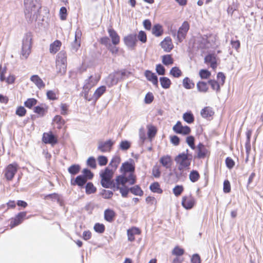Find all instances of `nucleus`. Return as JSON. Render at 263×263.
Here are the masks:
<instances>
[{
	"label": "nucleus",
	"mask_w": 263,
	"mask_h": 263,
	"mask_svg": "<svg viewBox=\"0 0 263 263\" xmlns=\"http://www.w3.org/2000/svg\"><path fill=\"white\" fill-rule=\"evenodd\" d=\"M117 73L119 76L120 80H123L126 78H128L130 73L125 70H123L121 71H117Z\"/></svg>",
	"instance_id": "864d4df0"
},
{
	"label": "nucleus",
	"mask_w": 263,
	"mask_h": 263,
	"mask_svg": "<svg viewBox=\"0 0 263 263\" xmlns=\"http://www.w3.org/2000/svg\"><path fill=\"white\" fill-rule=\"evenodd\" d=\"M182 83L183 87L187 89H192L195 86L193 81L188 77H185L183 80Z\"/></svg>",
	"instance_id": "4c0bfd02"
},
{
	"label": "nucleus",
	"mask_w": 263,
	"mask_h": 263,
	"mask_svg": "<svg viewBox=\"0 0 263 263\" xmlns=\"http://www.w3.org/2000/svg\"><path fill=\"white\" fill-rule=\"evenodd\" d=\"M160 163L163 167L167 168H170L172 166V159L170 156L165 155L161 157L159 160Z\"/></svg>",
	"instance_id": "6ab92c4d"
},
{
	"label": "nucleus",
	"mask_w": 263,
	"mask_h": 263,
	"mask_svg": "<svg viewBox=\"0 0 263 263\" xmlns=\"http://www.w3.org/2000/svg\"><path fill=\"white\" fill-rule=\"evenodd\" d=\"M42 140L45 143H49L52 145L58 142L57 138L51 132L44 133Z\"/></svg>",
	"instance_id": "ddd939ff"
},
{
	"label": "nucleus",
	"mask_w": 263,
	"mask_h": 263,
	"mask_svg": "<svg viewBox=\"0 0 263 263\" xmlns=\"http://www.w3.org/2000/svg\"><path fill=\"white\" fill-rule=\"evenodd\" d=\"M198 42L199 48L202 49H208L211 46V44L210 43V42L208 39V37L206 36L200 37L199 39Z\"/></svg>",
	"instance_id": "5701e85b"
},
{
	"label": "nucleus",
	"mask_w": 263,
	"mask_h": 263,
	"mask_svg": "<svg viewBox=\"0 0 263 263\" xmlns=\"http://www.w3.org/2000/svg\"><path fill=\"white\" fill-rule=\"evenodd\" d=\"M106 91V87L101 86L98 88L93 95V98L95 100H97Z\"/></svg>",
	"instance_id": "473e14b6"
},
{
	"label": "nucleus",
	"mask_w": 263,
	"mask_h": 263,
	"mask_svg": "<svg viewBox=\"0 0 263 263\" xmlns=\"http://www.w3.org/2000/svg\"><path fill=\"white\" fill-rule=\"evenodd\" d=\"M101 184L103 187L113 189L114 182L110 178H101Z\"/></svg>",
	"instance_id": "7c9ffc66"
},
{
	"label": "nucleus",
	"mask_w": 263,
	"mask_h": 263,
	"mask_svg": "<svg viewBox=\"0 0 263 263\" xmlns=\"http://www.w3.org/2000/svg\"><path fill=\"white\" fill-rule=\"evenodd\" d=\"M162 49L165 52H170L173 48L172 39L170 37H166L160 43Z\"/></svg>",
	"instance_id": "2eb2a0df"
},
{
	"label": "nucleus",
	"mask_w": 263,
	"mask_h": 263,
	"mask_svg": "<svg viewBox=\"0 0 263 263\" xmlns=\"http://www.w3.org/2000/svg\"><path fill=\"white\" fill-rule=\"evenodd\" d=\"M81 35V31L80 30H77L75 33V40L71 44V50L73 52H77L80 47Z\"/></svg>",
	"instance_id": "dca6fc26"
},
{
	"label": "nucleus",
	"mask_w": 263,
	"mask_h": 263,
	"mask_svg": "<svg viewBox=\"0 0 263 263\" xmlns=\"http://www.w3.org/2000/svg\"><path fill=\"white\" fill-rule=\"evenodd\" d=\"M87 165L92 168L96 167V161L93 157H90L87 160Z\"/></svg>",
	"instance_id": "680f3d73"
},
{
	"label": "nucleus",
	"mask_w": 263,
	"mask_h": 263,
	"mask_svg": "<svg viewBox=\"0 0 263 263\" xmlns=\"http://www.w3.org/2000/svg\"><path fill=\"white\" fill-rule=\"evenodd\" d=\"M211 74V72L206 69H201L199 71V76L201 79H208Z\"/></svg>",
	"instance_id": "052dcab7"
},
{
	"label": "nucleus",
	"mask_w": 263,
	"mask_h": 263,
	"mask_svg": "<svg viewBox=\"0 0 263 263\" xmlns=\"http://www.w3.org/2000/svg\"><path fill=\"white\" fill-rule=\"evenodd\" d=\"M132 162H129L127 161L122 164L120 170L124 173V175H126V173H129L130 174H134L135 170V166L132 160Z\"/></svg>",
	"instance_id": "9b49d317"
},
{
	"label": "nucleus",
	"mask_w": 263,
	"mask_h": 263,
	"mask_svg": "<svg viewBox=\"0 0 263 263\" xmlns=\"http://www.w3.org/2000/svg\"><path fill=\"white\" fill-rule=\"evenodd\" d=\"M140 230L136 227H134L130 229H128L127 231L128 236V240L129 241H134L135 240V235L136 234H140Z\"/></svg>",
	"instance_id": "393cba45"
},
{
	"label": "nucleus",
	"mask_w": 263,
	"mask_h": 263,
	"mask_svg": "<svg viewBox=\"0 0 263 263\" xmlns=\"http://www.w3.org/2000/svg\"><path fill=\"white\" fill-rule=\"evenodd\" d=\"M50 199L53 201H57L58 202H60V195L57 193H52L48 194L45 196L44 199Z\"/></svg>",
	"instance_id": "a18cd8bd"
},
{
	"label": "nucleus",
	"mask_w": 263,
	"mask_h": 263,
	"mask_svg": "<svg viewBox=\"0 0 263 263\" xmlns=\"http://www.w3.org/2000/svg\"><path fill=\"white\" fill-rule=\"evenodd\" d=\"M67 9L65 7H62L60 10V16L61 20L64 21L67 18Z\"/></svg>",
	"instance_id": "69168bd1"
},
{
	"label": "nucleus",
	"mask_w": 263,
	"mask_h": 263,
	"mask_svg": "<svg viewBox=\"0 0 263 263\" xmlns=\"http://www.w3.org/2000/svg\"><path fill=\"white\" fill-rule=\"evenodd\" d=\"M108 32L111 39L112 43L114 45H118L120 42V36L116 31L113 29L110 28L108 29Z\"/></svg>",
	"instance_id": "b1692460"
},
{
	"label": "nucleus",
	"mask_w": 263,
	"mask_h": 263,
	"mask_svg": "<svg viewBox=\"0 0 263 263\" xmlns=\"http://www.w3.org/2000/svg\"><path fill=\"white\" fill-rule=\"evenodd\" d=\"M192 159V156L189 154V150L187 149L185 152L178 155L175 157V161L178 164L189 167L191 165Z\"/></svg>",
	"instance_id": "20e7f679"
},
{
	"label": "nucleus",
	"mask_w": 263,
	"mask_h": 263,
	"mask_svg": "<svg viewBox=\"0 0 263 263\" xmlns=\"http://www.w3.org/2000/svg\"><path fill=\"white\" fill-rule=\"evenodd\" d=\"M130 147V143L127 140L122 141L120 144L119 147L122 151H126Z\"/></svg>",
	"instance_id": "8fccbe9b"
},
{
	"label": "nucleus",
	"mask_w": 263,
	"mask_h": 263,
	"mask_svg": "<svg viewBox=\"0 0 263 263\" xmlns=\"http://www.w3.org/2000/svg\"><path fill=\"white\" fill-rule=\"evenodd\" d=\"M138 38L140 41H141L142 43H145L147 41V37L146 33L143 31H139L138 35Z\"/></svg>",
	"instance_id": "338daca9"
},
{
	"label": "nucleus",
	"mask_w": 263,
	"mask_h": 263,
	"mask_svg": "<svg viewBox=\"0 0 263 263\" xmlns=\"http://www.w3.org/2000/svg\"><path fill=\"white\" fill-rule=\"evenodd\" d=\"M114 171L112 170H110L108 167H106L104 171L100 173L101 178H110L111 179L112 177V175L114 174Z\"/></svg>",
	"instance_id": "58836bf2"
},
{
	"label": "nucleus",
	"mask_w": 263,
	"mask_h": 263,
	"mask_svg": "<svg viewBox=\"0 0 263 263\" xmlns=\"http://www.w3.org/2000/svg\"><path fill=\"white\" fill-rule=\"evenodd\" d=\"M53 121L59 124L60 126L64 125L65 123L64 120L59 115L55 116L53 119Z\"/></svg>",
	"instance_id": "4d7b16f0"
},
{
	"label": "nucleus",
	"mask_w": 263,
	"mask_h": 263,
	"mask_svg": "<svg viewBox=\"0 0 263 263\" xmlns=\"http://www.w3.org/2000/svg\"><path fill=\"white\" fill-rule=\"evenodd\" d=\"M101 194L104 199H110L112 196L113 193L111 191L103 190Z\"/></svg>",
	"instance_id": "bf43d9fd"
},
{
	"label": "nucleus",
	"mask_w": 263,
	"mask_h": 263,
	"mask_svg": "<svg viewBox=\"0 0 263 263\" xmlns=\"http://www.w3.org/2000/svg\"><path fill=\"white\" fill-rule=\"evenodd\" d=\"M116 183L114 182V184L113 185V189L114 191L118 190V189H120V185L125 186V184L127 182L130 185L135 184L136 182V176L133 174H129L127 177H126L124 174L119 175L116 177Z\"/></svg>",
	"instance_id": "f03ea898"
},
{
	"label": "nucleus",
	"mask_w": 263,
	"mask_h": 263,
	"mask_svg": "<svg viewBox=\"0 0 263 263\" xmlns=\"http://www.w3.org/2000/svg\"><path fill=\"white\" fill-rule=\"evenodd\" d=\"M197 88L198 91L205 93L209 89L208 83L203 81H199L197 83Z\"/></svg>",
	"instance_id": "2f4dec72"
},
{
	"label": "nucleus",
	"mask_w": 263,
	"mask_h": 263,
	"mask_svg": "<svg viewBox=\"0 0 263 263\" xmlns=\"http://www.w3.org/2000/svg\"><path fill=\"white\" fill-rule=\"evenodd\" d=\"M152 174L155 178H158L161 176V171L159 167L155 165L152 169Z\"/></svg>",
	"instance_id": "13d9d810"
},
{
	"label": "nucleus",
	"mask_w": 263,
	"mask_h": 263,
	"mask_svg": "<svg viewBox=\"0 0 263 263\" xmlns=\"http://www.w3.org/2000/svg\"><path fill=\"white\" fill-rule=\"evenodd\" d=\"M183 191V187L182 185H177L173 189V193L176 196H179L181 195Z\"/></svg>",
	"instance_id": "5fc2aeb1"
},
{
	"label": "nucleus",
	"mask_w": 263,
	"mask_h": 263,
	"mask_svg": "<svg viewBox=\"0 0 263 263\" xmlns=\"http://www.w3.org/2000/svg\"><path fill=\"white\" fill-rule=\"evenodd\" d=\"M93 229L96 232L103 233L105 231V226L103 224L97 223L95 224Z\"/></svg>",
	"instance_id": "09e8293b"
},
{
	"label": "nucleus",
	"mask_w": 263,
	"mask_h": 263,
	"mask_svg": "<svg viewBox=\"0 0 263 263\" xmlns=\"http://www.w3.org/2000/svg\"><path fill=\"white\" fill-rule=\"evenodd\" d=\"M37 103V100L34 98L28 99L25 102V105L26 107L31 108L33 106L35 105Z\"/></svg>",
	"instance_id": "3c124183"
},
{
	"label": "nucleus",
	"mask_w": 263,
	"mask_h": 263,
	"mask_svg": "<svg viewBox=\"0 0 263 263\" xmlns=\"http://www.w3.org/2000/svg\"><path fill=\"white\" fill-rule=\"evenodd\" d=\"M194 141L195 138L192 136H188L186 138V142L187 143L189 146L193 149H194L195 148Z\"/></svg>",
	"instance_id": "603ef678"
},
{
	"label": "nucleus",
	"mask_w": 263,
	"mask_h": 263,
	"mask_svg": "<svg viewBox=\"0 0 263 263\" xmlns=\"http://www.w3.org/2000/svg\"><path fill=\"white\" fill-rule=\"evenodd\" d=\"M17 170V165L16 163L10 164L5 168L4 173L7 180H11Z\"/></svg>",
	"instance_id": "6e6552de"
},
{
	"label": "nucleus",
	"mask_w": 263,
	"mask_h": 263,
	"mask_svg": "<svg viewBox=\"0 0 263 263\" xmlns=\"http://www.w3.org/2000/svg\"><path fill=\"white\" fill-rule=\"evenodd\" d=\"M152 32L157 37L161 36L163 33L162 26L159 24H155L152 28Z\"/></svg>",
	"instance_id": "cd10ccee"
},
{
	"label": "nucleus",
	"mask_w": 263,
	"mask_h": 263,
	"mask_svg": "<svg viewBox=\"0 0 263 263\" xmlns=\"http://www.w3.org/2000/svg\"><path fill=\"white\" fill-rule=\"evenodd\" d=\"M32 34L30 32L26 33L23 39L21 55L25 59L31 52Z\"/></svg>",
	"instance_id": "7ed1b4c3"
},
{
	"label": "nucleus",
	"mask_w": 263,
	"mask_h": 263,
	"mask_svg": "<svg viewBox=\"0 0 263 263\" xmlns=\"http://www.w3.org/2000/svg\"><path fill=\"white\" fill-rule=\"evenodd\" d=\"M30 80L40 89L44 88L45 86V83L38 75L35 74L32 76L30 78Z\"/></svg>",
	"instance_id": "412c9836"
},
{
	"label": "nucleus",
	"mask_w": 263,
	"mask_h": 263,
	"mask_svg": "<svg viewBox=\"0 0 263 263\" xmlns=\"http://www.w3.org/2000/svg\"><path fill=\"white\" fill-rule=\"evenodd\" d=\"M162 63L165 65H170L173 63V59L170 54L164 55L162 57Z\"/></svg>",
	"instance_id": "de8ad7c7"
},
{
	"label": "nucleus",
	"mask_w": 263,
	"mask_h": 263,
	"mask_svg": "<svg viewBox=\"0 0 263 263\" xmlns=\"http://www.w3.org/2000/svg\"><path fill=\"white\" fill-rule=\"evenodd\" d=\"M34 112L43 117L45 115V110L43 107L37 106L34 108Z\"/></svg>",
	"instance_id": "0e129e2a"
},
{
	"label": "nucleus",
	"mask_w": 263,
	"mask_h": 263,
	"mask_svg": "<svg viewBox=\"0 0 263 263\" xmlns=\"http://www.w3.org/2000/svg\"><path fill=\"white\" fill-rule=\"evenodd\" d=\"M80 169L79 164H73L68 167V171L71 175H75L79 173Z\"/></svg>",
	"instance_id": "a19ab883"
},
{
	"label": "nucleus",
	"mask_w": 263,
	"mask_h": 263,
	"mask_svg": "<svg viewBox=\"0 0 263 263\" xmlns=\"http://www.w3.org/2000/svg\"><path fill=\"white\" fill-rule=\"evenodd\" d=\"M156 133L157 130L154 126H151L148 127L147 135L149 138H153L156 134Z\"/></svg>",
	"instance_id": "e2e57ef3"
},
{
	"label": "nucleus",
	"mask_w": 263,
	"mask_h": 263,
	"mask_svg": "<svg viewBox=\"0 0 263 263\" xmlns=\"http://www.w3.org/2000/svg\"><path fill=\"white\" fill-rule=\"evenodd\" d=\"M170 74L172 75L175 78H179L182 74V72L180 69L177 67H173L170 70Z\"/></svg>",
	"instance_id": "49530a36"
},
{
	"label": "nucleus",
	"mask_w": 263,
	"mask_h": 263,
	"mask_svg": "<svg viewBox=\"0 0 263 263\" xmlns=\"http://www.w3.org/2000/svg\"><path fill=\"white\" fill-rule=\"evenodd\" d=\"M115 215L116 214L112 210L108 209L104 211V219L108 222H112Z\"/></svg>",
	"instance_id": "bb28decb"
},
{
	"label": "nucleus",
	"mask_w": 263,
	"mask_h": 263,
	"mask_svg": "<svg viewBox=\"0 0 263 263\" xmlns=\"http://www.w3.org/2000/svg\"><path fill=\"white\" fill-rule=\"evenodd\" d=\"M226 164L228 168L232 169L235 165V162L231 158L227 157L226 159Z\"/></svg>",
	"instance_id": "774afa93"
},
{
	"label": "nucleus",
	"mask_w": 263,
	"mask_h": 263,
	"mask_svg": "<svg viewBox=\"0 0 263 263\" xmlns=\"http://www.w3.org/2000/svg\"><path fill=\"white\" fill-rule=\"evenodd\" d=\"M208 151L204 145L200 143L197 145V157L199 159L204 158L207 154Z\"/></svg>",
	"instance_id": "a878e982"
},
{
	"label": "nucleus",
	"mask_w": 263,
	"mask_h": 263,
	"mask_svg": "<svg viewBox=\"0 0 263 263\" xmlns=\"http://www.w3.org/2000/svg\"><path fill=\"white\" fill-rule=\"evenodd\" d=\"M149 189L152 192L158 194H161L163 192L162 190L160 187L158 182H155L151 184Z\"/></svg>",
	"instance_id": "37998d69"
},
{
	"label": "nucleus",
	"mask_w": 263,
	"mask_h": 263,
	"mask_svg": "<svg viewBox=\"0 0 263 263\" xmlns=\"http://www.w3.org/2000/svg\"><path fill=\"white\" fill-rule=\"evenodd\" d=\"M121 161V158L119 156H115L112 158L109 164V166L111 167V170L115 171L118 167Z\"/></svg>",
	"instance_id": "c85d7f7f"
},
{
	"label": "nucleus",
	"mask_w": 263,
	"mask_h": 263,
	"mask_svg": "<svg viewBox=\"0 0 263 263\" xmlns=\"http://www.w3.org/2000/svg\"><path fill=\"white\" fill-rule=\"evenodd\" d=\"M57 68H58L60 64H66L67 56L64 51H61L58 53L57 58Z\"/></svg>",
	"instance_id": "aec40b11"
},
{
	"label": "nucleus",
	"mask_w": 263,
	"mask_h": 263,
	"mask_svg": "<svg viewBox=\"0 0 263 263\" xmlns=\"http://www.w3.org/2000/svg\"><path fill=\"white\" fill-rule=\"evenodd\" d=\"M26 216V212H22L19 213L10 222L11 228L20 224L22 222Z\"/></svg>",
	"instance_id": "f8f14e48"
},
{
	"label": "nucleus",
	"mask_w": 263,
	"mask_h": 263,
	"mask_svg": "<svg viewBox=\"0 0 263 263\" xmlns=\"http://www.w3.org/2000/svg\"><path fill=\"white\" fill-rule=\"evenodd\" d=\"M25 14L27 18L36 20L41 8L40 0H24Z\"/></svg>",
	"instance_id": "f257e3e1"
},
{
	"label": "nucleus",
	"mask_w": 263,
	"mask_h": 263,
	"mask_svg": "<svg viewBox=\"0 0 263 263\" xmlns=\"http://www.w3.org/2000/svg\"><path fill=\"white\" fill-rule=\"evenodd\" d=\"M190 28V25L187 22H184L182 25L179 27L177 34V39L179 42L181 43L185 38L187 32Z\"/></svg>",
	"instance_id": "39448f33"
},
{
	"label": "nucleus",
	"mask_w": 263,
	"mask_h": 263,
	"mask_svg": "<svg viewBox=\"0 0 263 263\" xmlns=\"http://www.w3.org/2000/svg\"><path fill=\"white\" fill-rule=\"evenodd\" d=\"M182 205L187 210L192 209L195 204V199L191 196L182 197Z\"/></svg>",
	"instance_id": "4468645a"
},
{
	"label": "nucleus",
	"mask_w": 263,
	"mask_h": 263,
	"mask_svg": "<svg viewBox=\"0 0 263 263\" xmlns=\"http://www.w3.org/2000/svg\"><path fill=\"white\" fill-rule=\"evenodd\" d=\"M200 178V175L198 171L196 170L192 171L189 175V178L191 182H196Z\"/></svg>",
	"instance_id": "c03bdc74"
},
{
	"label": "nucleus",
	"mask_w": 263,
	"mask_h": 263,
	"mask_svg": "<svg viewBox=\"0 0 263 263\" xmlns=\"http://www.w3.org/2000/svg\"><path fill=\"white\" fill-rule=\"evenodd\" d=\"M183 119L186 123L191 124L194 121V117L191 111H187L183 114Z\"/></svg>",
	"instance_id": "c9c22d12"
},
{
	"label": "nucleus",
	"mask_w": 263,
	"mask_h": 263,
	"mask_svg": "<svg viewBox=\"0 0 263 263\" xmlns=\"http://www.w3.org/2000/svg\"><path fill=\"white\" fill-rule=\"evenodd\" d=\"M160 82L161 87L164 89H168L171 85V80L167 77H160Z\"/></svg>",
	"instance_id": "e433bc0d"
},
{
	"label": "nucleus",
	"mask_w": 263,
	"mask_h": 263,
	"mask_svg": "<svg viewBox=\"0 0 263 263\" xmlns=\"http://www.w3.org/2000/svg\"><path fill=\"white\" fill-rule=\"evenodd\" d=\"M173 130L177 134H181L184 136L190 134L191 130L189 126H183L180 121H177L176 124L173 127Z\"/></svg>",
	"instance_id": "423d86ee"
},
{
	"label": "nucleus",
	"mask_w": 263,
	"mask_h": 263,
	"mask_svg": "<svg viewBox=\"0 0 263 263\" xmlns=\"http://www.w3.org/2000/svg\"><path fill=\"white\" fill-rule=\"evenodd\" d=\"M61 45V42L59 40L55 41L53 43L50 44V52L52 53H56L59 49Z\"/></svg>",
	"instance_id": "f704fd0d"
},
{
	"label": "nucleus",
	"mask_w": 263,
	"mask_h": 263,
	"mask_svg": "<svg viewBox=\"0 0 263 263\" xmlns=\"http://www.w3.org/2000/svg\"><path fill=\"white\" fill-rule=\"evenodd\" d=\"M145 76L148 81L151 82L154 85L158 87V77L155 73L147 70L145 71Z\"/></svg>",
	"instance_id": "a211bd4d"
},
{
	"label": "nucleus",
	"mask_w": 263,
	"mask_h": 263,
	"mask_svg": "<svg viewBox=\"0 0 263 263\" xmlns=\"http://www.w3.org/2000/svg\"><path fill=\"white\" fill-rule=\"evenodd\" d=\"M124 42L127 47L130 48H134L137 42V35L136 34H130L124 37Z\"/></svg>",
	"instance_id": "1a4fd4ad"
},
{
	"label": "nucleus",
	"mask_w": 263,
	"mask_h": 263,
	"mask_svg": "<svg viewBox=\"0 0 263 263\" xmlns=\"http://www.w3.org/2000/svg\"><path fill=\"white\" fill-rule=\"evenodd\" d=\"M200 114L203 118H207L212 116L214 112L213 111L211 108L205 107L201 110Z\"/></svg>",
	"instance_id": "72a5a7b5"
},
{
	"label": "nucleus",
	"mask_w": 263,
	"mask_h": 263,
	"mask_svg": "<svg viewBox=\"0 0 263 263\" xmlns=\"http://www.w3.org/2000/svg\"><path fill=\"white\" fill-rule=\"evenodd\" d=\"M130 192L135 195L141 196L143 194V191L139 185H135L129 188Z\"/></svg>",
	"instance_id": "79ce46f5"
},
{
	"label": "nucleus",
	"mask_w": 263,
	"mask_h": 263,
	"mask_svg": "<svg viewBox=\"0 0 263 263\" xmlns=\"http://www.w3.org/2000/svg\"><path fill=\"white\" fill-rule=\"evenodd\" d=\"M208 84L211 85L212 89L215 90L217 93L220 92V86H222L220 83L215 80H210L208 81Z\"/></svg>",
	"instance_id": "c756f323"
},
{
	"label": "nucleus",
	"mask_w": 263,
	"mask_h": 263,
	"mask_svg": "<svg viewBox=\"0 0 263 263\" xmlns=\"http://www.w3.org/2000/svg\"><path fill=\"white\" fill-rule=\"evenodd\" d=\"M99 80V78L97 77H93L90 76L85 81V84L83 86V89L86 92H88L89 89L95 86Z\"/></svg>",
	"instance_id": "9d476101"
},
{
	"label": "nucleus",
	"mask_w": 263,
	"mask_h": 263,
	"mask_svg": "<svg viewBox=\"0 0 263 263\" xmlns=\"http://www.w3.org/2000/svg\"><path fill=\"white\" fill-rule=\"evenodd\" d=\"M86 182L87 180L85 176L81 175L78 176L74 180H71V184L73 185H77L79 186L82 187L85 185Z\"/></svg>",
	"instance_id": "4be33fe9"
},
{
	"label": "nucleus",
	"mask_w": 263,
	"mask_h": 263,
	"mask_svg": "<svg viewBox=\"0 0 263 263\" xmlns=\"http://www.w3.org/2000/svg\"><path fill=\"white\" fill-rule=\"evenodd\" d=\"M97 191L96 187L93 185L92 182H89L86 183L85 186V192L86 194L89 195L95 193Z\"/></svg>",
	"instance_id": "ea45409f"
},
{
	"label": "nucleus",
	"mask_w": 263,
	"mask_h": 263,
	"mask_svg": "<svg viewBox=\"0 0 263 263\" xmlns=\"http://www.w3.org/2000/svg\"><path fill=\"white\" fill-rule=\"evenodd\" d=\"M119 80H120L119 76H118L117 71H116L108 76L106 83L109 87H110L116 84Z\"/></svg>",
	"instance_id": "f3484780"
},
{
	"label": "nucleus",
	"mask_w": 263,
	"mask_h": 263,
	"mask_svg": "<svg viewBox=\"0 0 263 263\" xmlns=\"http://www.w3.org/2000/svg\"><path fill=\"white\" fill-rule=\"evenodd\" d=\"M115 143V141L111 139L106 141H99L98 143V150L102 153L109 152L112 149V146Z\"/></svg>",
	"instance_id": "0eeeda50"
},
{
	"label": "nucleus",
	"mask_w": 263,
	"mask_h": 263,
	"mask_svg": "<svg viewBox=\"0 0 263 263\" xmlns=\"http://www.w3.org/2000/svg\"><path fill=\"white\" fill-rule=\"evenodd\" d=\"M82 173L83 174V176H85L87 180V179H91L93 177V173L88 168H84Z\"/></svg>",
	"instance_id": "6e6d98bb"
}]
</instances>
